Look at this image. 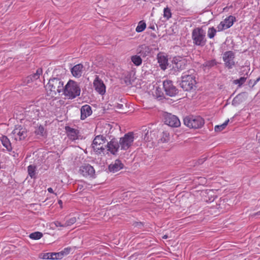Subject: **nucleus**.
Here are the masks:
<instances>
[{
  "label": "nucleus",
  "instance_id": "nucleus-38",
  "mask_svg": "<svg viewBox=\"0 0 260 260\" xmlns=\"http://www.w3.org/2000/svg\"><path fill=\"white\" fill-rule=\"evenodd\" d=\"M53 224L55 225L56 227H66L65 223H61V222L59 221H55L53 222Z\"/></svg>",
  "mask_w": 260,
  "mask_h": 260
},
{
  "label": "nucleus",
  "instance_id": "nucleus-2",
  "mask_svg": "<svg viewBox=\"0 0 260 260\" xmlns=\"http://www.w3.org/2000/svg\"><path fill=\"white\" fill-rule=\"evenodd\" d=\"M63 92L67 99H74L80 94L81 89L77 82L70 80L63 86Z\"/></svg>",
  "mask_w": 260,
  "mask_h": 260
},
{
  "label": "nucleus",
  "instance_id": "nucleus-7",
  "mask_svg": "<svg viewBox=\"0 0 260 260\" xmlns=\"http://www.w3.org/2000/svg\"><path fill=\"white\" fill-rule=\"evenodd\" d=\"M196 84L195 77L191 75H184L182 76L181 87L186 91L192 89Z\"/></svg>",
  "mask_w": 260,
  "mask_h": 260
},
{
  "label": "nucleus",
  "instance_id": "nucleus-10",
  "mask_svg": "<svg viewBox=\"0 0 260 260\" xmlns=\"http://www.w3.org/2000/svg\"><path fill=\"white\" fill-rule=\"evenodd\" d=\"M236 21V18L232 15L226 17L224 20L220 22L217 26L218 31L228 29L231 27Z\"/></svg>",
  "mask_w": 260,
  "mask_h": 260
},
{
  "label": "nucleus",
  "instance_id": "nucleus-41",
  "mask_svg": "<svg viewBox=\"0 0 260 260\" xmlns=\"http://www.w3.org/2000/svg\"><path fill=\"white\" fill-rule=\"evenodd\" d=\"M58 203L60 205V207L62 208V201L61 200H59L58 201Z\"/></svg>",
  "mask_w": 260,
  "mask_h": 260
},
{
  "label": "nucleus",
  "instance_id": "nucleus-28",
  "mask_svg": "<svg viewBox=\"0 0 260 260\" xmlns=\"http://www.w3.org/2000/svg\"><path fill=\"white\" fill-rule=\"evenodd\" d=\"M146 28V24L143 20L139 22L136 28V31L137 32L143 31Z\"/></svg>",
  "mask_w": 260,
  "mask_h": 260
},
{
  "label": "nucleus",
  "instance_id": "nucleus-43",
  "mask_svg": "<svg viewBox=\"0 0 260 260\" xmlns=\"http://www.w3.org/2000/svg\"><path fill=\"white\" fill-rule=\"evenodd\" d=\"M150 28H151V29H153V30H154V29H155V28H154V26H150Z\"/></svg>",
  "mask_w": 260,
  "mask_h": 260
},
{
  "label": "nucleus",
  "instance_id": "nucleus-17",
  "mask_svg": "<svg viewBox=\"0 0 260 260\" xmlns=\"http://www.w3.org/2000/svg\"><path fill=\"white\" fill-rule=\"evenodd\" d=\"M157 59L160 68L165 70L168 65V59L167 56L164 53L159 52L157 54Z\"/></svg>",
  "mask_w": 260,
  "mask_h": 260
},
{
  "label": "nucleus",
  "instance_id": "nucleus-22",
  "mask_svg": "<svg viewBox=\"0 0 260 260\" xmlns=\"http://www.w3.org/2000/svg\"><path fill=\"white\" fill-rule=\"evenodd\" d=\"M92 114L91 108L90 106L85 105L83 106L81 109V119H85Z\"/></svg>",
  "mask_w": 260,
  "mask_h": 260
},
{
  "label": "nucleus",
  "instance_id": "nucleus-6",
  "mask_svg": "<svg viewBox=\"0 0 260 260\" xmlns=\"http://www.w3.org/2000/svg\"><path fill=\"white\" fill-rule=\"evenodd\" d=\"M11 135V138L16 141H21L26 138L28 131L25 127L21 125H17L12 131Z\"/></svg>",
  "mask_w": 260,
  "mask_h": 260
},
{
  "label": "nucleus",
  "instance_id": "nucleus-12",
  "mask_svg": "<svg viewBox=\"0 0 260 260\" xmlns=\"http://www.w3.org/2000/svg\"><path fill=\"white\" fill-rule=\"evenodd\" d=\"M79 173L85 177H93L95 174V171L90 165H85L80 167Z\"/></svg>",
  "mask_w": 260,
  "mask_h": 260
},
{
  "label": "nucleus",
  "instance_id": "nucleus-3",
  "mask_svg": "<svg viewBox=\"0 0 260 260\" xmlns=\"http://www.w3.org/2000/svg\"><path fill=\"white\" fill-rule=\"evenodd\" d=\"M191 38L194 45L204 46L207 42L206 32L202 27L194 28L191 33Z\"/></svg>",
  "mask_w": 260,
  "mask_h": 260
},
{
  "label": "nucleus",
  "instance_id": "nucleus-19",
  "mask_svg": "<svg viewBox=\"0 0 260 260\" xmlns=\"http://www.w3.org/2000/svg\"><path fill=\"white\" fill-rule=\"evenodd\" d=\"M66 131L67 133V135L70 139L72 141L77 140L79 138V131L69 126H66Z\"/></svg>",
  "mask_w": 260,
  "mask_h": 260
},
{
  "label": "nucleus",
  "instance_id": "nucleus-39",
  "mask_svg": "<svg viewBox=\"0 0 260 260\" xmlns=\"http://www.w3.org/2000/svg\"><path fill=\"white\" fill-rule=\"evenodd\" d=\"M32 110H33V111H35L37 113V116L39 115V111L38 109H37L36 107H33L32 108Z\"/></svg>",
  "mask_w": 260,
  "mask_h": 260
},
{
  "label": "nucleus",
  "instance_id": "nucleus-30",
  "mask_svg": "<svg viewBox=\"0 0 260 260\" xmlns=\"http://www.w3.org/2000/svg\"><path fill=\"white\" fill-rule=\"evenodd\" d=\"M43 237V234L40 232H35L31 233L29 237L32 240H39Z\"/></svg>",
  "mask_w": 260,
  "mask_h": 260
},
{
  "label": "nucleus",
  "instance_id": "nucleus-31",
  "mask_svg": "<svg viewBox=\"0 0 260 260\" xmlns=\"http://www.w3.org/2000/svg\"><path fill=\"white\" fill-rule=\"evenodd\" d=\"M229 122V119L226 120L223 124L221 125H216L214 127V130L215 132H219L224 129L225 127L227 126L228 123Z\"/></svg>",
  "mask_w": 260,
  "mask_h": 260
},
{
  "label": "nucleus",
  "instance_id": "nucleus-5",
  "mask_svg": "<svg viewBox=\"0 0 260 260\" xmlns=\"http://www.w3.org/2000/svg\"><path fill=\"white\" fill-rule=\"evenodd\" d=\"M184 124L190 128H200L204 124V120L199 116H189L183 119Z\"/></svg>",
  "mask_w": 260,
  "mask_h": 260
},
{
  "label": "nucleus",
  "instance_id": "nucleus-40",
  "mask_svg": "<svg viewBox=\"0 0 260 260\" xmlns=\"http://www.w3.org/2000/svg\"><path fill=\"white\" fill-rule=\"evenodd\" d=\"M47 190L50 193H53V189L51 187L48 188Z\"/></svg>",
  "mask_w": 260,
  "mask_h": 260
},
{
  "label": "nucleus",
  "instance_id": "nucleus-44",
  "mask_svg": "<svg viewBox=\"0 0 260 260\" xmlns=\"http://www.w3.org/2000/svg\"><path fill=\"white\" fill-rule=\"evenodd\" d=\"M255 215H260V211L257 212Z\"/></svg>",
  "mask_w": 260,
  "mask_h": 260
},
{
  "label": "nucleus",
  "instance_id": "nucleus-9",
  "mask_svg": "<svg viewBox=\"0 0 260 260\" xmlns=\"http://www.w3.org/2000/svg\"><path fill=\"white\" fill-rule=\"evenodd\" d=\"M120 146L119 141L117 139H112L106 145L107 153H110L112 155H116L118 152Z\"/></svg>",
  "mask_w": 260,
  "mask_h": 260
},
{
  "label": "nucleus",
  "instance_id": "nucleus-24",
  "mask_svg": "<svg viewBox=\"0 0 260 260\" xmlns=\"http://www.w3.org/2000/svg\"><path fill=\"white\" fill-rule=\"evenodd\" d=\"M1 141L3 146L5 147L7 150L11 151L12 150V147L10 140L7 137L3 136L1 138Z\"/></svg>",
  "mask_w": 260,
  "mask_h": 260
},
{
  "label": "nucleus",
  "instance_id": "nucleus-37",
  "mask_svg": "<svg viewBox=\"0 0 260 260\" xmlns=\"http://www.w3.org/2000/svg\"><path fill=\"white\" fill-rule=\"evenodd\" d=\"M76 221V218L75 217H72L66 221L65 223L66 227L71 226V225L75 223Z\"/></svg>",
  "mask_w": 260,
  "mask_h": 260
},
{
  "label": "nucleus",
  "instance_id": "nucleus-27",
  "mask_svg": "<svg viewBox=\"0 0 260 260\" xmlns=\"http://www.w3.org/2000/svg\"><path fill=\"white\" fill-rule=\"evenodd\" d=\"M131 61L136 66H140L142 63V59L140 56L135 55L131 56Z\"/></svg>",
  "mask_w": 260,
  "mask_h": 260
},
{
  "label": "nucleus",
  "instance_id": "nucleus-14",
  "mask_svg": "<svg viewBox=\"0 0 260 260\" xmlns=\"http://www.w3.org/2000/svg\"><path fill=\"white\" fill-rule=\"evenodd\" d=\"M93 86L95 90L100 94L104 95L106 92V86L103 81L99 78L98 76H96L93 81Z\"/></svg>",
  "mask_w": 260,
  "mask_h": 260
},
{
  "label": "nucleus",
  "instance_id": "nucleus-16",
  "mask_svg": "<svg viewBox=\"0 0 260 260\" xmlns=\"http://www.w3.org/2000/svg\"><path fill=\"white\" fill-rule=\"evenodd\" d=\"M173 62L174 64V67L181 71L185 69L187 61L185 58L177 56L173 58Z\"/></svg>",
  "mask_w": 260,
  "mask_h": 260
},
{
  "label": "nucleus",
  "instance_id": "nucleus-13",
  "mask_svg": "<svg viewBox=\"0 0 260 260\" xmlns=\"http://www.w3.org/2000/svg\"><path fill=\"white\" fill-rule=\"evenodd\" d=\"M163 86L166 94L170 96L175 95L177 93V89L173 85L171 81L166 80L164 81Z\"/></svg>",
  "mask_w": 260,
  "mask_h": 260
},
{
  "label": "nucleus",
  "instance_id": "nucleus-15",
  "mask_svg": "<svg viewBox=\"0 0 260 260\" xmlns=\"http://www.w3.org/2000/svg\"><path fill=\"white\" fill-rule=\"evenodd\" d=\"M234 58V53L231 51H226L223 54V61L225 62V66L229 69L232 68L235 65Z\"/></svg>",
  "mask_w": 260,
  "mask_h": 260
},
{
  "label": "nucleus",
  "instance_id": "nucleus-1",
  "mask_svg": "<svg viewBox=\"0 0 260 260\" xmlns=\"http://www.w3.org/2000/svg\"><path fill=\"white\" fill-rule=\"evenodd\" d=\"M45 88L47 95L50 98H54L63 91V83L60 79L54 78L49 80Z\"/></svg>",
  "mask_w": 260,
  "mask_h": 260
},
{
  "label": "nucleus",
  "instance_id": "nucleus-26",
  "mask_svg": "<svg viewBox=\"0 0 260 260\" xmlns=\"http://www.w3.org/2000/svg\"><path fill=\"white\" fill-rule=\"evenodd\" d=\"M142 137H143L144 140L146 142H149L152 139V132L150 129L145 128L144 130V133L143 134Z\"/></svg>",
  "mask_w": 260,
  "mask_h": 260
},
{
  "label": "nucleus",
  "instance_id": "nucleus-21",
  "mask_svg": "<svg viewBox=\"0 0 260 260\" xmlns=\"http://www.w3.org/2000/svg\"><path fill=\"white\" fill-rule=\"evenodd\" d=\"M83 69V66L81 63L74 66L71 69V73L73 76L76 78H79L82 76Z\"/></svg>",
  "mask_w": 260,
  "mask_h": 260
},
{
  "label": "nucleus",
  "instance_id": "nucleus-46",
  "mask_svg": "<svg viewBox=\"0 0 260 260\" xmlns=\"http://www.w3.org/2000/svg\"><path fill=\"white\" fill-rule=\"evenodd\" d=\"M259 80H260V78H258V79H257V81H259Z\"/></svg>",
  "mask_w": 260,
  "mask_h": 260
},
{
  "label": "nucleus",
  "instance_id": "nucleus-11",
  "mask_svg": "<svg viewBox=\"0 0 260 260\" xmlns=\"http://www.w3.org/2000/svg\"><path fill=\"white\" fill-rule=\"evenodd\" d=\"M165 122L171 127H177L180 125V121L178 118L171 114H167L165 116Z\"/></svg>",
  "mask_w": 260,
  "mask_h": 260
},
{
  "label": "nucleus",
  "instance_id": "nucleus-33",
  "mask_svg": "<svg viewBox=\"0 0 260 260\" xmlns=\"http://www.w3.org/2000/svg\"><path fill=\"white\" fill-rule=\"evenodd\" d=\"M170 140V135L167 132H164L160 138V141L162 143L168 142Z\"/></svg>",
  "mask_w": 260,
  "mask_h": 260
},
{
  "label": "nucleus",
  "instance_id": "nucleus-18",
  "mask_svg": "<svg viewBox=\"0 0 260 260\" xmlns=\"http://www.w3.org/2000/svg\"><path fill=\"white\" fill-rule=\"evenodd\" d=\"M124 165L119 159H116L111 163L108 167L109 170L111 172L115 173L123 169Z\"/></svg>",
  "mask_w": 260,
  "mask_h": 260
},
{
  "label": "nucleus",
  "instance_id": "nucleus-34",
  "mask_svg": "<svg viewBox=\"0 0 260 260\" xmlns=\"http://www.w3.org/2000/svg\"><path fill=\"white\" fill-rule=\"evenodd\" d=\"M171 16L172 13L170 9L168 7L165 8L164 10V17L167 19H169L171 17Z\"/></svg>",
  "mask_w": 260,
  "mask_h": 260
},
{
  "label": "nucleus",
  "instance_id": "nucleus-20",
  "mask_svg": "<svg viewBox=\"0 0 260 260\" xmlns=\"http://www.w3.org/2000/svg\"><path fill=\"white\" fill-rule=\"evenodd\" d=\"M151 49L149 46L145 44L140 45L137 49V53L143 57L149 55L151 53Z\"/></svg>",
  "mask_w": 260,
  "mask_h": 260
},
{
  "label": "nucleus",
  "instance_id": "nucleus-45",
  "mask_svg": "<svg viewBox=\"0 0 260 260\" xmlns=\"http://www.w3.org/2000/svg\"><path fill=\"white\" fill-rule=\"evenodd\" d=\"M107 125L108 127H110V124H107Z\"/></svg>",
  "mask_w": 260,
  "mask_h": 260
},
{
  "label": "nucleus",
  "instance_id": "nucleus-29",
  "mask_svg": "<svg viewBox=\"0 0 260 260\" xmlns=\"http://www.w3.org/2000/svg\"><path fill=\"white\" fill-rule=\"evenodd\" d=\"M57 254H58L56 253H46L43 254V256L41 257V258L46 259H54L57 258Z\"/></svg>",
  "mask_w": 260,
  "mask_h": 260
},
{
  "label": "nucleus",
  "instance_id": "nucleus-25",
  "mask_svg": "<svg viewBox=\"0 0 260 260\" xmlns=\"http://www.w3.org/2000/svg\"><path fill=\"white\" fill-rule=\"evenodd\" d=\"M37 167L35 165H29L27 167V172L28 175L31 178H35L36 177Z\"/></svg>",
  "mask_w": 260,
  "mask_h": 260
},
{
  "label": "nucleus",
  "instance_id": "nucleus-36",
  "mask_svg": "<svg viewBox=\"0 0 260 260\" xmlns=\"http://www.w3.org/2000/svg\"><path fill=\"white\" fill-rule=\"evenodd\" d=\"M36 133L38 135L44 136L45 134V129L44 127L42 125L39 126L36 131Z\"/></svg>",
  "mask_w": 260,
  "mask_h": 260
},
{
  "label": "nucleus",
  "instance_id": "nucleus-32",
  "mask_svg": "<svg viewBox=\"0 0 260 260\" xmlns=\"http://www.w3.org/2000/svg\"><path fill=\"white\" fill-rule=\"evenodd\" d=\"M216 29L214 27H209L207 31L208 37L210 39L213 38L216 34Z\"/></svg>",
  "mask_w": 260,
  "mask_h": 260
},
{
  "label": "nucleus",
  "instance_id": "nucleus-42",
  "mask_svg": "<svg viewBox=\"0 0 260 260\" xmlns=\"http://www.w3.org/2000/svg\"><path fill=\"white\" fill-rule=\"evenodd\" d=\"M168 236H167V235H164V236L162 237V238H163V239H167V238H168Z\"/></svg>",
  "mask_w": 260,
  "mask_h": 260
},
{
  "label": "nucleus",
  "instance_id": "nucleus-35",
  "mask_svg": "<svg viewBox=\"0 0 260 260\" xmlns=\"http://www.w3.org/2000/svg\"><path fill=\"white\" fill-rule=\"evenodd\" d=\"M246 80V78L242 77L239 79L234 80L233 83L235 84H238L239 86L242 85Z\"/></svg>",
  "mask_w": 260,
  "mask_h": 260
},
{
  "label": "nucleus",
  "instance_id": "nucleus-4",
  "mask_svg": "<svg viewBox=\"0 0 260 260\" xmlns=\"http://www.w3.org/2000/svg\"><path fill=\"white\" fill-rule=\"evenodd\" d=\"M106 138L103 135H98L94 138L91 146L94 152L97 154H104Z\"/></svg>",
  "mask_w": 260,
  "mask_h": 260
},
{
  "label": "nucleus",
  "instance_id": "nucleus-8",
  "mask_svg": "<svg viewBox=\"0 0 260 260\" xmlns=\"http://www.w3.org/2000/svg\"><path fill=\"white\" fill-rule=\"evenodd\" d=\"M134 139L133 133H128L120 139L119 141L121 149L127 150L132 145Z\"/></svg>",
  "mask_w": 260,
  "mask_h": 260
},
{
  "label": "nucleus",
  "instance_id": "nucleus-23",
  "mask_svg": "<svg viewBox=\"0 0 260 260\" xmlns=\"http://www.w3.org/2000/svg\"><path fill=\"white\" fill-rule=\"evenodd\" d=\"M42 73V69L41 68L38 69L35 73L31 74L27 77V82H32L38 79Z\"/></svg>",
  "mask_w": 260,
  "mask_h": 260
}]
</instances>
